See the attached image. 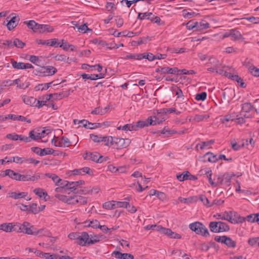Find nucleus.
I'll use <instances>...</instances> for the list:
<instances>
[{"instance_id": "obj_1", "label": "nucleus", "mask_w": 259, "mask_h": 259, "mask_svg": "<svg viewBox=\"0 0 259 259\" xmlns=\"http://www.w3.org/2000/svg\"><path fill=\"white\" fill-rule=\"evenodd\" d=\"M189 228L195 232L197 234L207 237L210 236L209 232L205 226L201 222H195L190 224L189 226Z\"/></svg>"}, {"instance_id": "obj_2", "label": "nucleus", "mask_w": 259, "mask_h": 259, "mask_svg": "<svg viewBox=\"0 0 259 259\" xmlns=\"http://www.w3.org/2000/svg\"><path fill=\"white\" fill-rule=\"evenodd\" d=\"M131 143V140L129 139H123L114 137L112 141V146L116 149H121L125 148Z\"/></svg>"}, {"instance_id": "obj_3", "label": "nucleus", "mask_w": 259, "mask_h": 259, "mask_svg": "<svg viewBox=\"0 0 259 259\" xmlns=\"http://www.w3.org/2000/svg\"><path fill=\"white\" fill-rule=\"evenodd\" d=\"M234 213L232 212V211H226L224 212L217 213L214 215V217H215L217 219H222L224 220L227 221L230 223H236L237 222L236 220L233 219L232 218V214Z\"/></svg>"}, {"instance_id": "obj_4", "label": "nucleus", "mask_w": 259, "mask_h": 259, "mask_svg": "<svg viewBox=\"0 0 259 259\" xmlns=\"http://www.w3.org/2000/svg\"><path fill=\"white\" fill-rule=\"evenodd\" d=\"M90 238L89 234L86 232H82L80 233L79 237L77 238L75 243L81 246H88L89 239Z\"/></svg>"}, {"instance_id": "obj_5", "label": "nucleus", "mask_w": 259, "mask_h": 259, "mask_svg": "<svg viewBox=\"0 0 259 259\" xmlns=\"http://www.w3.org/2000/svg\"><path fill=\"white\" fill-rule=\"evenodd\" d=\"M242 109L240 113L241 116H243L245 118L251 117L249 112L253 109V105L250 103H245L242 104Z\"/></svg>"}, {"instance_id": "obj_6", "label": "nucleus", "mask_w": 259, "mask_h": 259, "mask_svg": "<svg viewBox=\"0 0 259 259\" xmlns=\"http://www.w3.org/2000/svg\"><path fill=\"white\" fill-rule=\"evenodd\" d=\"M0 176L3 177L9 176L11 179L16 181H20L21 179V174L18 172H16L14 170L10 169H8L2 171L1 174H0Z\"/></svg>"}, {"instance_id": "obj_7", "label": "nucleus", "mask_w": 259, "mask_h": 259, "mask_svg": "<svg viewBox=\"0 0 259 259\" xmlns=\"http://www.w3.org/2000/svg\"><path fill=\"white\" fill-rule=\"evenodd\" d=\"M22 233L27 234L28 235L36 234L35 231V228L31 225L29 223L27 222H24L22 224Z\"/></svg>"}, {"instance_id": "obj_8", "label": "nucleus", "mask_w": 259, "mask_h": 259, "mask_svg": "<svg viewBox=\"0 0 259 259\" xmlns=\"http://www.w3.org/2000/svg\"><path fill=\"white\" fill-rule=\"evenodd\" d=\"M57 71V69L52 66H45L41 68L40 73L42 76H51L55 74Z\"/></svg>"}, {"instance_id": "obj_9", "label": "nucleus", "mask_w": 259, "mask_h": 259, "mask_svg": "<svg viewBox=\"0 0 259 259\" xmlns=\"http://www.w3.org/2000/svg\"><path fill=\"white\" fill-rule=\"evenodd\" d=\"M89 236L90 238L89 239L88 246L99 242L100 241L103 240L106 238L104 235L102 234H91L89 235Z\"/></svg>"}, {"instance_id": "obj_10", "label": "nucleus", "mask_w": 259, "mask_h": 259, "mask_svg": "<svg viewBox=\"0 0 259 259\" xmlns=\"http://www.w3.org/2000/svg\"><path fill=\"white\" fill-rule=\"evenodd\" d=\"M235 175L233 173H225L223 176V179L219 181V185L225 184L226 186H229L230 185L231 180L232 177Z\"/></svg>"}, {"instance_id": "obj_11", "label": "nucleus", "mask_w": 259, "mask_h": 259, "mask_svg": "<svg viewBox=\"0 0 259 259\" xmlns=\"http://www.w3.org/2000/svg\"><path fill=\"white\" fill-rule=\"evenodd\" d=\"M19 20L20 18L18 16H14L12 17L6 24L8 30H12L16 27L18 24Z\"/></svg>"}, {"instance_id": "obj_12", "label": "nucleus", "mask_w": 259, "mask_h": 259, "mask_svg": "<svg viewBox=\"0 0 259 259\" xmlns=\"http://www.w3.org/2000/svg\"><path fill=\"white\" fill-rule=\"evenodd\" d=\"M100 156V154L98 152H89L85 153L84 158L87 160H92L98 163V161H100V159H99Z\"/></svg>"}, {"instance_id": "obj_13", "label": "nucleus", "mask_w": 259, "mask_h": 259, "mask_svg": "<svg viewBox=\"0 0 259 259\" xmlns=\"http://www.w3.org/2000/svg\"><path fill=\"white\" fill-rule=\"evenodd\" d=\"M57 145L60 147H68L71 145V142L67 138L62 136L59 140Z\"/></svg>"}, {"instance_id": "obj_14", "label": "nucleus", "mask_w": 259, "mask_h": 259, "mask_svg": "<svg viewBox=\"0 0 259 259\" xmlns=\"http://www.w3.org/2000/svg\"><path fill=\"white\" fill-rule=\"evenodd\" d=\"M22 100L25 104L29 105L31 106H35L36 102V99L33 97H29L27 96H23Z\"/></svg>"}, {"instance_id": "obj_15", "label": "nucleus", "mask_w": 259, "mask_h": 259, "mask_svg": "<svg viewBox=\"0 0 259 259\" xmlns=\"http://www.w3.org/2000/svg\"><path fill=\"white\" fill-rule=\"evenodd\" d=\"M55 197L58 198L59 200L67 203L69 204H71V200L74 199L75 198L74 197H67L65 195H61V194H56Z\"/></svg>"}, {"instance_id": "obj_16", "label": "nucleus", "mask_w": 259, "mask_h": 259, "mask_svg": "<svg viewBox=\"0 0 259 259\" xmlns=\"http://www.w3.org/2000/svg\"><path fill=\"white\" fill-rule=\"evenodd\" d=\"M27 195L26 192H11L9 193V197L15 199L24 198Z\"/></svg>"}, {"instance_id": "obj_17", "label": "nucleus", "mask_w": 259, "mask_h": 259, "mask_svg": "<svg viewBox=\"0 0 259 259\" xmlns=\"http://www.w3.org/2000/svg\"><path fill=\"white\" fill-rule=\"evenodd\" d=\"M54 58L56 61H63L68 63H70L73 61L72 59L69 58L68 57L62 54L57 55L54 56Z\"/></svg>"}, {"instance_id": "obj_18", "label": "nucleus", "mask_w": 259, "mask_h": 259, "mask_svg": "<svg viewBox=\"0 0 259 259\" xmlns=\"http://www.w3.org/2000/svg\"><path fill=\"white\" fill-rule=\"evenodd\" d=\"M161 73H167V74H177L178 73V68L174 67V68H169L168 67H164L162 68H161Z\"/></svg>"}, {"instance_id": "obj_19", "label": "nucleus", "mask_w": 259, "mask_h": 259, "mask_svg": "<svg viewBox=\"0 0 259 259\" xmlns=\"http://www.w3.org/2000/svg\"><path fill=\"white\" fill-rule=\"evenodd\" d=\"M73 197L76 198L74 202H71V204L74 205L76 203H79L80 204H85L88 202V199L86 197L81 196H74Z\"/></svg>"}, {"instance_id": "obj_20", "label": "nucleus", "mask_w": 259, "mask_h": 259, "mask_svg": "<svg viewBox=\"0 0 259 259\" xmlns=\"http://www.w3.org/2000/svg\"><path fill=\"white\" fill-rule=\"evenodd\" d=\"M70 185L69 186V187L68 188V190H71L72 192L74 193V192H75L76 190V187L79 186L83 185L84 184V182L82 180H80L76 182H69Z\"/></svg>"}, {"instance_id": "obj_21", "label": "nucleus", "mask_w": 259, "mask_h": 259, "mask_svg": "<svg viewBox=\"0 0 259 259\" xmlns=\"http://www.w3.org/2000/svg\"><path fill=\"white\" fill-rule=\"evenodd\" d=\"M231 39L236 41L239 39H244L241 33L235 29H233Z\"/></svg>"}, {"instance_id": "obj_22", "label": "nucleus", "mask_w": 259, "mask_h": 259, "mask_svg": "<svg viewBox=\"0 0 259 259\" xmlns=\"http://www.w3.org/2000/svg\"><path fill=\"white\" fill-rule=\"evenodd\" d=\"M102 206L104 208L108 209V210H111L113 209L116 207V201H107L105 203H104L102 205Z\"/></svg>"}, {"instance_id": "obj_23", "label": "nucleus", "mask_w": 259, "mask_h": 259, "mask_svg": "<svg viewBox=\"0 0 259 259\" xmlns=\"http://www.w3.org/2000/svg\"><path fill=\"white\" fill-rule=\"evenodd\" d=\"M53 31L54 28L51 26L47 24H40V33H42L45 32H51Z\"/></svg>"}, {"instance_id": "obj_24", "label": "nucleus", "mask_w": 259, "mask_h": 259, "mask_svg": "<svg viewBox=\"0 0 259 259\" xmlns=\"http://www.w3.org/2000/svg\"><path fill=\"white\" fill-rule=\"evenodd\" d=\"M209 227L211 232L213 233H219L218 229H219V221L210 222Z\"/></svg>"}, {"instance_id": "obj_25", "label": "nucleus", "mask_w": 259, "mask_h": 259, "mask_svg": "<svg viewBox=\"0 0 259 259\" xmlns=\"http://www.w3.org/2000/svg\"><path fill=\"white\" fill-rule=\"evenodd\" d=\"M46 176L52 179L55 184L58 186H59V183L62 181V180L58 176L54 174L47 173L46 174Z\"/></svg>"}, {"instance_id": "obj_26", "label": "nucleus", "mask_w": 259, "mask_h": 259, "mask_svg": "<svg viewBox=\"0 0 259 259\" xmlns=\"http://www.w3.org/2000/svg\"><path fill=\"white\" fill-rule=\"evenodd\" d=\"M25 157L14 156L7 161V162H15L18 164H22L25 162Z\"/></svg>"}, {"instance_id": "obj_27", "label": "nucleus", "mask_w": 259, "mask_h": 259, "mask_svg": "<svg viewBox=\"0 0 259 259\" xmlns=\"http://www.w3.org/2000/svg\"><path fill=\"white\" fill-rule=\"evenodd\" d=\"M12 223H4L0 225V230L6 232H12Z\"/></svg>"}, {"instance_id": "obj_28", "label": "nucleus", "mask_w": 259, "mask_h": 259, "mask_svg": "<svg viewBox=\"0 0 259 259\" xmlns=\"http://www.w3.org/2000/svg\"><path fill=\"white\" fill-rule=\"evenodd\" d=\"M229 230L230 227L228 224L225 222L219 221V229H218L219 233L227 232L229 231Z\"/></svg>"}, {"instance_id": "obj_29", "label": "nucleus", "mask_w": 259, "mask_h": 259, "mask_svg": "<svg viewBox=\"0 0 259 259\" xmlns=\"http://www.w3.org/2000/svg\"><path fill=\"white\" fill-rule=\"evenodd\" d=\"M31 140H36L42 138V133L36 132L34 130L31 131L29 133Z\"/></svg>"}, {"instance_id": "obj_30", "label": "nucleus", "mask_w": 259, "mask_h": 259, "mask_svg": "<svg viewBox=\"0 0 259 259\" xmlns=\"http://www.w3.org/2000/svg\"><path fill=\"white\" fill-rule=\"evenodd\" d=\"M224 244L230 248H235L236 246L235 241L227 236H226L225 239H224Z\"/></svg>"}, {"instance_id": "obj_31", "label": "nucleus", "mask_w": 259, "mask_h": 259, "mask_svg": "<svg viewBox=\"0 0 259 259\" xmlns=\"http://www.w3.org/2000/svg\"><path fill=\"white\" fill-rule=\"evenodd\" d=\"M190 172L188 171H185L181 174L177 175V178L180 181H184L189 180Z\"/></svg>"}, {"instance_id": "obj_32", "label": "nucleus", "mask_w": 259, "mask_h": 259, "mask_svg": "<svg viewBox=\"0 0 259 259\" xmlns=\"http://www.w3.org/2000/svg\"><path fill=\"white\" fill-rule=\"evenodd\" d=\"M210 24L209 23L204 20H202L200 23L198 22L197 31L202 30L203 29L209 28Z\"/></svg>"}, {"instance_id": "obj_33", "label": "nucleus", "mask_w": 259, "mask_h": 259, "mask_svg": "<svg viewBox=\"0 0 259 259\" xmlns=\"http://www.w3.org/2000/svg\"><path fill=\"white\" fill-rule=\"evenodd\" d=\"M145 121H146L147 126L160 124V121H157L156 116H150Z\"/></svg>"}, {"instance_id": "obj_34", "label": "nucleus", "mask_w": 259, "mask_h": 259, "mask_svg": "<svg viewBox=\"0 0 259 259\" xmlns=\"http://www.w3.org/2000/svg\"><path fill=\"white\" fill-rule=\"evenodd\" d=\"M232 212H233L234 213H233L232 214V218L235 220H236L237 222L236 223H232V224H237V223H242L244 221H245V219L244 217H241L240 215H239L237 212H235V211H232Z\"/></svg>"}, {"instance_id": "obj_35", "label": "nucleus", "mask_w": 259, "mask_h": 259, "mask_svg": "<svg viewBox=\"0 0 259 259\" xmlns=\"http://www.w3.org/2000/svg\"><path fill=\"white\" fill-rule=\"evenodd\" d=\"M209 156L208 157V161L210 162H215L218 160V158L216 155H213L212 153L208 152L206 153L204 155V157Z\"/></svg>"}, {"instance_id": "obj_36", "label": "nucleus", "mask_w": 259, "mask_h": 259, "mask_svg": "<svg viewBox=\"0 0 259 259\" xmlns=\"http://www.w3.org/2000/svg\"><path fill=\"white\" fill-rule=\"evenodd\" d=\"M13 84H17V87L20 89H26L29 85L28 82L21 83V80L19 78L13 80Z\"/></svg>"}, {"instance_id": "obj_37", "label": "nucleus", "mask_w": 259, "mask_h": 259, "mask_svg": "<svg viewBox=\"0 0 259 259\" xmlns=\"http://www.w3.org/2000/svg\"><path fill=\"white\" fill-rule=\"evenodd\" d=\"M11 63L12 67L17 69H23L24 63L23 62H17L14 59L11 60Z\"/></svg>"}, {"instance_id": "obj_38", "label": "nucleus", "mask_w": 259, "mask_h": 259, "mask_svg": "<svg viewBox=\"0 0 259 259\" xmlns=\"http://www.w3.org/2000/svg\"><path fill=\"white\" fill-rule=\"evenodd\" d=\"M186 27L189 30L195 28V30L197 31L198 22H194V20L189 21L186 24Z\"/></svg>"}, {"instance_id": "obj_39", "label": "nucleus", "mask_w": 259, "mask_h": 259, "mask_svg": "<svg viewBox=\"0 0 259 259\" xmlns=\"http://www.w3.org/2000/svg\"><path fill=\"white\" fill-rule=\"evenodd\" d=\"M231 79L236 81L238 83H240V86L241 88H245L246 87V85H245L244 82L243 81V79L238 75H233Z\"/></svg>"}, {"instance_id": "obj_40", "label": "nucleus", "mask_w": 259, "mask_h": 259, "mask_svg": "<svg viewBox=\"0 0 259 259\" xmlns=\"http://www.w3.org/2000/svg\"><path fill=\"white\" fill-rule=\"evenodd\" d=\"M52 82L44 84H39L38 85L35 87V91H42L45 90H47L50 87V85L52 84Z\"/></svg>"}, {"instance_id": "obj_41", "label": "nucleus", "mask_w": 259, "mask_h": 259, "mask_svg": "<svg viewBox=\"0 0 259 259\" xmlns=\"http://www.w3.org/2000/svg\"><path fill=\"white\" fill-rule=\"evenodd\" d=\"M54 150L50 148H46L41 149V152L39 153V155L43 156L46 155L53 154Z\"/></svg>"}, {"instance_id": "obj_42", "label": "nucleus", "mask_w": 259, "mask_h": 259, "mask_svg": "<svg viewBox=\"0 0 259 259\" xmlns=\"http://www.w3.org/2000/svg\"><path fill=\"white\" fill-rule=\"evenodd\" d=\"M114 137L111 136H105L103 137L102 140H101L102 142L105 143V146H112V141L113 140Z\"/></svg>"}, {"instance_id": "obj_43", "label": "nucleus", "mask_w": 259, "mask_h": 259, "mask_svg": "<svg viewBox=\"0 0 259 259\" xmlns=\"http://www.w3.org/2000/svg\"><path fill=\"white\" fill-rule=\"evenodd\" d=\"M133 126L134 127V131H137L139 128H143L147 126L146 121L140 120L136 122V124H133Z\"/></svg>"}, {"instance_id": "obj_44", "label": "nucleus", "mask_w": 259, "mask_h": 259, "mask_svg": "<svg viewBox=\"0 0 259 259\" xmlns=\"http://www.w3.org/2000/svg\"><path fill=\"white\" fill-rule=\"evenodd\" d=\"M22 224L19 223H12V232L16 231L19 233H22Z\"/></svg>"}, {"instance_id": "obj_45", "label": "nucleus", "mask_w": 259, "mask_h": 259, "mask_svg": "<svg viewBox=\"0 0 259 259\" xmlns=\"http://www.w3.org/2000/svg\"><path fill=\"white\" fill-rule=\"evenodd\" d=\"M33 192L40 198L43 196L45 197L47 195V192H44L41 188H35L33 190Z\"/></svg>"}, {"instance_id": "obj_46", "label": "nucleus", "mask_w": 259, "mask_h": 259, "mask_svg": "<svg viewBox=\"0 0 259 259\" xmlns=\"http://www.w3.org/2000/svg\"><path fill=\"white\" fill-rule=\"evenodd\" d=\"M207 176V177L208 178V181L209 182V183L210 184V185L213 186V187H216L217 186H219V181H217L215 182H214L212 179H211V171L210 170V171H207L205 173Z\"/></svg>"}, {"instance_id": "obj_47", "label": "nucleus", "mask_w": 259, "mask_h": 259, "mask_svg": "<svg viewBox=\"0 0 259 259\" xmlns=\"http://www.w3.org/2000/svg\"><path fill=\"white\" fill-rule=\"evenodd\" d=\"M25 46V44L22 42L18 38H15L13 40V46H15L18 48H23Z\"/></svg>"}, {"instance_id": "obj_48", "label": "nucleus", "mask_w": 259, "mask_h": 259, "mask_svg": "<svg viewBox=\"0 0 259 259\" xmlns=\"http://www.w3.org/2000/svg\"><path fill=\"white\" fill-rule=\"evenodd\" d=\"M172 91L175 92V95L177 96V98H181L183 99L184 95L183 92L179 87L175 86L172 88Z\"/></svg>"}, {"instance_id": "obj_49", "label": "nucleus", "mask_w": 259, "mask_h": 259, "mask_svg": "<svg viewBox=\"0 0 259 259\" xmlns=\"http://www.w3.org/2000/svg\"><path fill=\"white\" fill-rule=\"evenodd\" d=\"M78 29L79 32L82 33H85L87 32H92V30L88 28L87 23H85L81 26L78 27Z\"/></svg>"}, {"instance_id": "obj_50", "label": "nucleus", "mask_w": 259, "mask_h": 259, "mask_svg": "<svg viewBox=\"0 0 259 259\" xmlns=\"http://www.w3.org/2000/svg\"><path fill=\"white\" fill-rule=\"evenodd\" d=\"M199 200L201 201L203 203V204L207 207H210L212 206V204H210L209 201L205 195H200Z\"/></svg>"}, {"instance_id": "obj_51", "label": "nucleus", "mask_w": 259, "mask_h": 259, "mask_svg": "<svg viewBox=\"0 0 259 259\" xmlns=\"http://www.w3.org/2000/svg\"><path fill=\"white\" fill-rule=\"evenodd\" d=\"M207 97L206 92H202L200 94H196L195 99L197 101H204Z\"/></svg>"}, {"instance_id": "obj_52", "label": "nucleus", "mask_w": 259, "mask_h": 259, "mask_svg": "<svg viewBox=\"0 0 259 259\" xmlns=\"http://www.w3.org/2000/svg\"><path fill=\"white\" fill-rule=\"evenodd\" d=\"M24 23L26 24L27 27L33 30L34 27L35 26H37L36 24L37 23L35 22L34 20H30V21H25L24 22Z\"/></svg>"}, {"instance_id": "obj_53", "label": "nucleus", "mask_w": 259, "mask_h": 259, "mask_svg": "<svg viewBox=\"0 0 259 259\" xmlns=\"http://www.w3.org/2000/svg\"><path fill=\"white\" fill-rule=\"evenodd\" d=\"M209 117L208 115H199L196 114L194 116V119L195 121L197 122H199L200 121L203 120L204 119H207Z\"/></svg>"}, {"instance_id": "obj_54", "label": "nucleus", "mask_w": 259, "mask_h": 259, "mask_svg": "<svg viewBox=\"0 0 259 259\" xmlns=\"http://www.w3.org/2000/svg\"><path fill=\"white\" fill-rule=\"evenodd\" d=\"M250 72L255 76H259V68L255 66H250L249 68Z\"/></svg>"}, {"instance_id": "obj_55", "label": "nucleus", "mask_w": 259, "mask_h": 259, "mask_svg": "<svg viewBox=\"0 0 259 259\" xmlns=\"http://www.w3.org/2000/svg\"><path fill=\"white\" fill-rule=\"evenodd\" d=\"M90 138L92 139V140L95 142L99 143L102 142L101 140H102L103 137L101 135H96L94 134H91L90 135Z\"/></svg>"}, {"instance_id": "obj_56", "label": "nucleus", "mask_w": 259, "mask_h": 259, "mask_svg": "<svg viewBox=\"0 0 259 259\" xmlns=\"http://www.w3.org/2000/svg\"><path fill=\"white\" fill-rule=\"evenodd\" d=\"M86 226L93 228H98L100 226V223L97 220L90 221L88 225H86Z\"/></svg>"}, {"instance_id": "obj_57", "label": "nucleus", "mask_w": 259, "mask_h": 259, "mask_svg": "<svg viewBox=\"0 0 259 259\" xmlns=\"http://www.w3.org/2000/svg\"><path fill=\"white\" fill-rule=\"evenodd\" d=\"M28 211H31L33 213L36 214L40 211V210H38L37 208V204L36 203H33L29 206Z\"/></svg>"}, {"instance_id": "obj_58", "label": "nucleus", "mask_w": 259, "mask_h": 259, "mask_svg": "<svg viewBox=\"0 0 259 259\" xmlns=\"http://www.w3.org/2000/svg\"><path fill=\"white\" fill-rule=\"evenodd\" d=\"M81 76L83 79H90L91 80H96L98 77L97 75H95V74L90 75L85 73L82 74Z\"/></svg>"}, {"instance_id": "obj_59", "label": "nucleus", "mask_w": 259, "mask_h": 259, "mask_svg": "<svg viewBox=\"0 0 259 259\" xmlns=\"http://www.w3.org/2000/svg\"><path fill=\"white\" fill-rule=\"evenodd\" d=\"M186 12V10H184L183 11V15H184V17L186 18H191L192 17H195L197 15H198V14H197L194 12Z\"/></svg>"}, {"instance_id": "obj_60", "label": "nucleus", "mask_w": 259, "mask_h": 259, "mask_svg": "<svg viewBox=\"0 0 259 259\" xmlns=\"http://www.w3.org/2000/svg\"><path fill=\"white\" fill-rule=\"evenodd\" d=\"M150 40L151 38L149 36L141 37L140 38L139 40L137 41V44L138 45L146 44L148 41Z\"/></svg>"}, {"instance_id": "obj_61", "label": "nucleus", "mask_w": 259, "mask_h": 259, "mask_svg": "<svg viewBox=\"0 0 259 259\" xmlns=\"http://www.w3.org/2000/svg\"><path fill=\"white\" fill-rule=\"evenodd\" d=\"M106 8L108 11H112L116 10V7L113 3L107 2L106 5Z\"/></svg>"}, {"instance_id": "obj_62", "label": "nucleus", "mask_w": 259, "mask_h": 259, "mask_svg": "<svg viewBox=\"0 0 259 259\" xmlns=\"http://www.w3.org/2000/svg\"><path fill=\"white\" fill-rule=\"evenodd\" d=\"M258 242H259V238H250L248 240V243L250 246H254L256 244H257L258 245Z\"/></svg>"}, {"instance_id": "obj_63", "label": "nucleus", "mask_w": 259, "mask_h": 259, "mask_svg": "<svg viewBox=\"0 0 259 259\" xmlns=\"http://www.w3.org/2000/svg\"><path fill=\"white\" fill-rule=\"evenodd\" d=\"M80 232H72L70 233L68 237L70 239L77 240V238L79 237Z\"/></svg>"}, {"instance_id": "obj_64", "label": "nucleus", "mask_w": 259, "mask_h": 259, "mask_svg": "<svg viewBox=\"0 0 259 259\" xmlns=\"http://www.w3.org/2000/svg\"><path fill=\"white\" fill-rule=\"evenodd\" d=\"M116 24L117 27H121L123 24V20L119 16H116L115 19Z\"/></svg>"}]
</instances>
